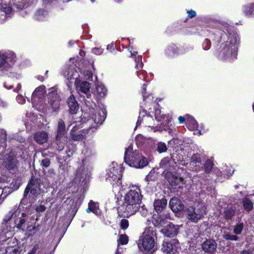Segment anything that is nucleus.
Returning a JSON list of instances; mask_svg holds the SVG:
<instances>
[{
  "instance_id": "f257e3e1",
  "label": "nucleus",
  "mask_w": 254,
  "mask_h": 254,
  "mask_svg": "<svg viewBox=\"0 0 254 254\" xmlns=\"http://www.w3.org/2000/svg\"><path fill=\"white\" fill-rule=\"evenodd\" d=\"M216 27L224 33L220 37L221 40H225L226 37L228 40L222 44L220 49L219 57L226 60L230 59L234 60L237 56V50L239 44V39L237 34L233 31V27L225 21H218Z\"/></svg>"
},
{
  "instance_id": "f03ea898",
  "label": "nucleus",
  "mask_w": 254,
  "mask_h": 254,
  "mask_svg": "<svg viewBox=\"0 0 254 254\" xmlns=\"http://www.w3.org/2000/svg\"><path fill=\"white\" fill-rule=\"evenodd\" d=\"M141 191L137 186L132 187L128 191L124 197V202L119 207V211L125 217L134 214L140 207Z\"/></svg>"
},
{
  "instance_id": "7ed1b4c3",
  "label": "nucleus",
  "mask_w": 254,
  "mask_h": 254,
  "mask_svg": "<svg viewBox=\"0 0 254 254\" xmlns=\"http://www.w3.org/2000/svg\"><path fill=\"white\" fill-rule=\"evenodd\" d=\"M85 158L82 160V164L76 172L75 176L73 180L74 183L79 186H84L86 183V180L89 177V173L92 170L91 161L89 157L92 155L91 149L86 148L82 151Z\"/></svg>"
},
{
  "instance_id": "20e7f679",
  "label": "nucleus",
  "mask_w": 254,
  "mask_h": 254,
  "mask_svg": "<svg viewBox=\"0 0 254 254\" xmlns=\"http://www.w3.org/2000/svg\"><path fill=\"white\" fill-rule=\"evenodd\" d=\"M124 160L128 165L135 168H142L148 164L147 159L140 154L138 150L133 151L131 145L126 149Z\"/></svg>"
},
{
  "instance_id": "39448f33",
  "label": "nucleus",
  "mask_w": 254,
  "mask_h": 254,
  "mask_svg": "<svg viewBox=\"0 0 254 254\" xmlns=\"http://www.w3.org/2000/svg\"><path fill=\"white\" fill-rule=\"evenodd\" d=\"M31 1V0H2L1 3L0 4V11L3 12L5 15L2 16L3 18L0 19V23H2L5 19L10 17L13 14V5L17 9H22L28 5L29 2Z\"/></svg>"
},
{
  "instance_id": "423d86ee",
  "label": "nucleus",
  "mask_w": 254,
  "mask_h": 254,
  "mask_svg": "<svg viewBox=\"0 0 254 254\" xmlns=\"http://www.w3.org/2000/svg\"><path fill=\"white\" fill-rule=\"evenodd\" d=\"M156 237V230L151 227L146 228L139 241V248L141 247L146 251L153 252L155 250V238Z\"/></svg>"
},
{
  "instance_id": "0eeeda50",
  "label": "nucleus",
  "mask_w": 254,
  "mask_h": 254,
  "mask_svg": "<svg viewBox=\"0 0 254 254\" xmlns=\"http://www.w3.org/2000/svg\"><path fill=\"white\" fill-rule=\"evenodd\" d=\"M122 169L117 163L113 162L109 167L105 175L107 181L110 182L114 188L119 187L121 184Z\"/></svg>"
},
{
  "instance_id": "6e6552de",
  "label": "nucleus",
  "mask_w": 254,
  "mask_h": 254,
  "mask_svg": "<svg viewBox=\"0 0 254 254\" xmlns=\"http://www.w3.org/2000/svg\"><path fill=\"white\" fill-rule=\"evenodd\" d=\"M187 213L189 220L196 223L206 214V207L202 203H194L187 209Z\"/></svg>"
},
{
  "instance_id": "1a4fd4ad",
  "label": "nucleus",
  "mask_w": 254,
  "mask_h": 254,
  "mask_svg": "<svg viewBox=\"0 0 254 254\" xmlns=\"http://www.w3.org/2000/svg\"><path fill=\"white\" fill-rule=\"evenodd\" d=\"M15 61V55L13 52L0 53V71L4 72L10 70Z\"/></svg>"
},
{
  "instance_id": "9d476101",
  "label": "nucleus",
  "mask_w": 254,
  "mask_h": 254,
  "mask_svg": "<svg viewBox=\"0 0 254 254\" xmlns=\"http://www.w3.org/2000/svg\"><path fill=\"white\" fill-rule=\"evenodd\" d=\"M90 113L92 114V116L91 119L88 120V122L90 123L94 122L95 125L92 126L88 129H87V133L91 130L92 132L93 131L92 128H96V127H97L98 125H101L104 121L106 118V112L105 109H97L95 110L94 109H90Z\"/></svg>"
},
{
  "instance_id": "9b49d317",
  "label": "nucleus",
  "mask_w": 254,
  "mask_h": 254,
  "mask_svg": "<svg viewBox=\"0 0 254 254\" xmlns=\"http://www.w3.org/2000/svg\"><path fill=\"white\" fill-rule=\"evenodd\" d=\"M40 183V179L32 178L25 190L24 196L26 197L29 192L30 195L31 194L34 196L40 194L41 190Z\"/></svg>"
},
{
  "instance_id": "f8f14e48",
  "label": "nucleus",
  "mask_w": 254,
  "mask_h": 254,
  "mask_svg": "<svg viewBox=\"0 0 254 254\" xmlns=\"http://www.w3.org/2000/svg\"><path fill=\"white\" fill-rule=\"evenodd\" d=\"M179 248L178 241L176 239L171 240L170 242L164 241L162 244L163 252L168 254H175Z\"/></svg>"
},
{
  "instance_id": "ddd939ff",
  "label": "nucleus",
  "mask_w": 254,
  "mask_h": 254,
  "mask_svg": "<svg viewBox=\"0 0 254 254\" xmlns=\"http://www.w3.org/2000/svg\"><path fill=\"white\" fill-rule=\"evenodd\" d=\"M60 99L57 93H50L48 96L47 108L56 111L60 107Z\"/></svg>"
},
{
  "instance_id": "4468645a",
  "label": "nucleus",
  "mask_w": 254,
  "mask_h": 254,
  "mask_svg": "<svg viewBox=\"0 0 254 254\" xmlns=\"http://www.w3.org/2000/svg\"><path fill=\"white\" fill-rule=\"evenodd\" d=\"M7 245L5 249V254H18L19 247L15 239L7 240Z\"/></svg>"
},
{
  "instance_id": "2eb2a0df",
  "label": "nucleus",
  "mask_w": 254,
  "mask_h": 254,
  "mask_svg": "<svg viewBox=\"0 0 254 254\" xmlns=\"http://www.w3.org/2000/svg\"><path fill=\"white\" fill-rule=\"evenodd\" d=\"M201 164V159L200 155L198 153L193 154L190 157V168L194 171H199L200 170V165Z\"/></svg>"
},
{
  "instance_id": "dca6fc26",
  "label": "nucleus",
  "mask_w": 254,
  "mask_h": 254,
  "mask_svg": "<svg viewBox=\"0 0 254 254\" xmlns=\"http://www.w3.org/2000/svg\"><path fill=\"white\" fill-rule=\"evenodd\" d=\"M20 216L14 220L16 227L19 229L23 230L25 224L28 222L30 218V214L28 212H22L20 213Z\"/></svg>"
},
{
  "instance_id": "f3484780",
  "label": "nucleus",
  "mask_w": 254,
  "mask_h": 254,
  "mask_svg": "<svg viewBox=\"0 0 254 254\" xmlns=\"http://www.w3.org/2000/svg\"><path fill=\"white\" fill-rule=\"evenodd\" d=\"M18 162L17 159L13 156H9L6 158L4 162L5 168L11 172H14L17 169Z\"/></svg>"
},
{
  "instance_id": "a211bd4d",
  "label": "nucleus",
  "mask_w": 254,
  "mask_h": 254,
  "mask_svg": "<svg viewBox=\"0 0 254 254\" xmlns=\"http://www.w3.org/2000/svg\"><path fill=\"white\" fill-rule=\"evenodd\" d=\"M64 75L67 80L69 81V83H72V80H74V84L75 81H77L79 77V74L77 71L73 68H69L67 70L64 72Z\"/></svg>"
},
{
  "instance_id": "6ab92c4d",
  "label": "nucleus",
  "mask_w": 254,
  "mask_h": 254,
  "mask_svg": "<svg viewBox=\"0 0 254 254\" xmlns=\"http://www.w3.org/2000/svg\"><path fill=\"white\" fill-rule=\"evenodd\" d=\"M217 247V244L215 241L211 239L206 240L201 245V248L203 251L207 253L214 252Z\"/></svg>"
},
{
  "instance_id": "aec40b11",
  "label": "nucleus",
  "mask_w": 254,
  "mask_h": 254,
  "mask_svg": "<svg viewBox=\"0 0 254 254\" xmlns=\"http://www.w3.org/2000/svg\"><path fill=\"white\" fill-rule=\"evenodd\" d=\"M169 205L171 209L174 212H177L183 209L184 205L181 200L178 198H172L170 202Z\"/></svg>"
},
{
  "instance_id": "412c9836",
  "label": "nucleus",
  "mask_w": 254,
  "mask_h": 254,
  "mask_svg": "<svg viewBox=\"0 0 254 254\" xmlns=\"http://www.w3.org/2000/svg\"><path fill=\"white\" fill-rule=\"evenodd\" d=\"M20 211L19 210V207L16 205L14 206L4 217L3 219V222L7 223L12 217L16 218L19 217L20 216Z\"/></svg>"
},
{
  "instance_id": "4be33fe9",
  "label": "nucleus",
  "mask_w": 254,
  "mask_h": 254,
  "mask_svg": "<svg viewBox=\"0 0 254 254\" xmlns=\"http://www.w3.org/2000/svg\"><path fill=\"white\" fill-rule=\"evenodd\" d=\"M161 232L166 236L171 237L177 234V229L172 224H169L162 229Z\"/></svg>"
},
{
  "instance_id": "5701e85b",
  "label": "nucleus",
  "mask_w": 254,
  "mask_h": 254,
  "mask_svg": "<svg viewBox=\"0 0 254 254\" xmlns=\"http://www.w3.org/2000/svg\"><path fill=\"white\" fill-rule=\"evenodd\" d=\"M75 85L78 92L86 94L90 90V86L89 82L87 81L80 82L79 80L75 81Z\"/></svg>"
},
{
  "instance_id": "b1692460",
  "label": "nucleus",
  "mask_w": 254,
  "mask_h": 254,
  "mask_svg": "<svg viewBox=\"0 0 254 254\" xmlns=\"http://www.w3.org/2000/svg\"><path fill=\"white\" fill-rule=\"evenodd\" d=\"M67 104L71 114H75L78 110V105L74 97L72 95L67 99Z\"/></svg>"
},
{
  "instance_id": "393cba45",
  "label": "nucleus",
  "mask_w": 254,
  "mask_h": 254,
  "mask_svg": "<svg viewBox=\"0 0 254 254\" xmlns=\"http://www.w3.org/2000/svg\"><path fill=\"white\" fill-rule=\"evenodd\" d=\"M34 139L39 144L46 142L48 139V133L45 131H38L34 135Z\"/></svg>"
},
{
  "instance_id": "a878e982",
  "label": "nucleus",
  "mask_w": 254,
  "mask_h": 254,
  "mask_svg": "<svg viewBox=\"0 0 254 254\" xmlns=\"http://www.w3.org/2000/svg\"><path fill=\"white\" fill-rule=\"evenodd\" d=\"M242 10L247 17H254V2L247 3L243 5Z\"/></svg>"
},
{
  "instance_id": "bb28decb",
  "label": "nucleus",
  "mask_w": 254,
  "mask_h": 254,
  "mask_svg": "<svg viewBox=\"0 0 254 254\" xmlns=\"http://www.w3.org/2000/svg\"><path fill=\"white\" fill-rule=\"evenodd\" d=\"M167 176L168 181L172 186L179 185L183 180L182 178L177 176L170 173H168Z\"/></svg>"
},
{
  "instance_id": "cd10ccee",
  "label": "nucleus",
  "mask_w": 254,
  "mask_h": 254,
  "mask_svg": "<svg viewBox=\"0 0 254 254\" xmlns=\"http://www.w3.org/2000/svg\"><path fill=\"white\" fill-rule=\"evenodd\" d=\"M167 200L165 198L155 200L154 202V207L155 210L159 212L162 211L167 205Z\"/></svg>"
},
{
  "instance_id": "c85d7f7f",
  "label": "nucleus",
  "mask_w": 254,
  "mask_h": 254,
  "mask_svg": "<svg viewBox=\"0 0 254 254\" xmlns=\"http://www.w3.org/2000/svg\"><path fill=\"white\" fill-rule=\"evenodd\" d=\"M65 133V126L64 122L62 120L58 121L57 140H60V138Z\"/></svg>"
},
{
  "instance_id": "c756f323",
  "label": "nucleus",
  "mask_w": 254,
  "mask_h": 254,
  "mask_svg": "<svg viewBox=\"0 0 254 254\" xmlns=\"http://www.w3.org/2000/svg\"><path fill=\"white\" fill-rule=\"evenodd\" d=\"M186 123L189 129L193 130L198 127V124L192 117L186 116Z\"/></svg>"
},
{
  "instance_id": "7c9ffc66",
  "label": "nucleus",
  "mask_w": 254,
  "mask_h": 254,
  "mask_svg": "<svg viewBox=\"0 0 254 254\" xmlns=\"http://www.w3.org/2000/svg\"><path fill=\"white\" fill-rule=\"evenodd\" d=\"M155 117L157 121L159 122H163V124L166 125V122L169 121V116L168 115H161V111L160 109H156L155 111Z\"/></svg>"
},
{
  "instance_id": "2f4dec72",
  "label": "nucleus",
  "mask_w": 254,
  "mask_h": 254,
  "mask_svg": "<svg viewBox=\"0 0 254 254\" xmlns=\"http://www.w3.org/2000/svg\"><path fill=\"white\" fill-rule=\"evenodd\" d=\"M174 162L172 159L169 157H166L163 158L160 163V166L166 169V170H171V167L173 166Z\"/></svg>"
},
{
  "instance_id": "473e14b6",
  "label": "nucleus",
  "mask_w": 254,
  "mask_h": 254,
  "mask_svg": "<svg viewBox=\"0 0 254 254\" xmlns=\"http://www.w3.org/2000/svg\"><path fill=\"white\" fill-rule=\"evenodd\" d=\"M242 204L244 209L248 212H250L253 208L254 203L248 197H245L243 198Z\"/></svg>"
},
{
  "instance_id": "72a5a7b5",
  "label": "nucleus",
  "mask_w": 254,
  "mask_h": 254,
  "mask_svg": "<svg viewBox=\"0 0 254 254\" xmlns=\"http://www.w3.org/2000/svg\"><path fill=\"white\" fill-rule=\"evenodd\" d=\"M48 16L47 11L43 9L38 10L35 14L34 18L39 21H42L46 19Z\"/></svg>"
},
{
  "instance_id": "f704fd0d",
  "label": "nucleus",
  "mask_w": 254,
  "mask_h": 254,
  "mask_svg": "<svg viewBox=\"0 0 254 254\" xmlns=\"http://www.w3.org/2000/svg\"><path fill=\"white\" fill-rule=\"evenodd\" d=\"M235 214V210L231 206H227L224 211V217L227 220H231Z\"/></svg>"
},
{
  "instance_id": "c9c22d12",
  "label": "nucleus",
  "mask_w": 254,
  "mask_h": 254,
  "mask_svg": "<svg viewBox=\"0 0 254 254\" xmlns=\"http://www.w3.org/2000/svg\"><path fill=\"white\" fill-rule=\"evenodd\" d=\"M96 93L100 98H103L106 96L107 90L105 86L102 84H98L96 85Z\"/></svg>"
},
{
  "instance_id": "e433bc0d",
  "label": "nucleus",
  "mask_w": 254,
  "mask_h": 254,
  "mask_svg": "<svg viewBox=\"0 0 254 254\" xmlns=\"http://www.w3.org/2000/svg\"><path fill=\"white\" fill-rule=\"evenodd\" d=\"M6 140L7 134L6 131L3 129H0V148H2V151L4 149Z\"/></svg>"
},
{
  "instance_id": "4c0bfd02",
  "label": "nucleus",
  "mask_w": 254,
  "mask_h": 254,
  "mask_svg": "<svg viewBox=\"0 0 254 254\" xmlns=\"http://www.w3.org/2000/svg\"><path fill=\"white\" fill-rule=\"evenodd\" d=\"M178 48L175 45L172 44L168 46L166 50V53L167 55L170 56H174L178 53Z\"/></svg>"
},
{
  "instance_id": "58836bf2",
  "label": "nucleus",
  "mask_w": 254,
  "mask_h": 254,
  "mask_svg": "<svg viewBox=\"0 0 254 254\" xmlns=\"http://www.w3.org/2000/svg\"><path fill=\"white\" fill-rule=\"evenodd\" d=\"M74 129L75 127H74L70 132V135L72 140L74 141H80L83 140L85 137V133L84 132V134H83L82 133H74Z\"/></svg>"
},
{
  "instance_id": "ea45409f",
  "label": "nucleus",
  "mask_w": 254,
  "mask_h": 254,
  "mask_svg": "<svg viewBox=\"0 0 254 254\" xmlns=\"http://www.w3.org/2000/svg\"><path fill=\"white\" fill-rule=\"evenodd\" d=\"M44 92L45 87L44 86H40L36 88L32 93V99H33L35 97H38V98L41 97V96Z\"/></svg>"
},
{
  "instance_id": "a19ab883",
  "label": "nucleus",
  "mask_w": 254,
  "mask_h": 254,
  "mask_svg": "<svg viewBox=\"0 0 254 254\" xmlns=\"http://www.w3.org/2000/svg\"><path fill=\"white\" fill-rule=\"evenodd\" d=\"M130 52L131 53L132 57H134L135 58V68L136 69H139V68H141L142 67V63L141 62L142 58L141 57L138 56L136 57V54H137L136 52H134L133 54L132 53L131 50H130Z\"/></svg>"
},
{
  "instance_id": "79ce46f5",
  "label": "nucleus",
  "mask_w": 254,
  "mask_h": 254,
  "mask_svg": "<svg viewBox=\"0 0 254 254\" xmlns=\"http://www.w3.org/2000/svg\"><path fill=\"white\" fill-rule=\"evenodd\" d=\"M244 228V224L242 222L238 223L234 226L233 232L236 235H240Z\"/></svg>"
},
{
  "instance_id": "37998d69",
  "label": "nucleus",
  "mask_w": 254,
  "mask_h": 254,
  "mask_svg": "<svg viewBox=\"0 0 254 254\" xmlns=\"http://www.w3.org/2000/svg\"><path fill=\"white\" fill-rule=\"evenodd\" d=\"M213 166V163L210 160H207L204 164V171L206 173H209L211 171Z\"/></svg>"
},
{
  "instance_id": "c03bdc74",
  "label": "nucleus",
  "mask_w": 254,
  "mask_h": 254,
  "mask_svg": "<svg viewBox=\"0 0 254 254\" xmlns=\"http://www.w3.org/2000/svg\"><path fill=\"white\" fill-rule=\"evenodd\" d=\"M223 237L226 240H231V241H237L238 240V237L235 235H232L229 233L225 232L223 235Z\"/></svg>"
},
{
  "instance_id": "a18cd8bd",
  "label": "nucleus",
  "mask_w": 254,
  "mask_h": 254,
  "mask_svg": "<svg viewBox=\"0 0 254 254\" xmlns=\"http://www.w3.org/2000/svg\"><path fill=\"white\" fill-rule=\"evenodd\" d=\"M167 147L166 144L162 142H158L157 144V150L160 153L167 151Z\"/></svg>"
},
{
  "instance_id": "49530a36",
  "label": "nucleus",
  "mask_w": 254,
  "mask_h": 254,
  "mask_svg": "<svg viewBox=\"0 0 254 254\" xmlns=\"http://www.w3.org/2000/svg\"><path fill=\"white\" fill-rule=\"evenodd\" d=\"M128 237L125 234L121 235L118 240V244L126 245L128 243Z\"/></svg>"
},
{
  "instance_id": "de8ad7c7",
  "label": "nucleus",
  "mask_w": 254,
  "mask_h": 254,
  "mask_svg": "<svg viewBox=\"0 0 254 254\" xmlns=\"http://www.w3.org/2000/svg\"><path fill=\"white\" fill-rule=\"evenodd\" d=\"M210 46L211 43L210 41L207 39H205L202 44L203 49L204 50H207L210 48Z\"/></svg>"
},
{
  "instance_id": "09e8293b",
  "label": "nucleus",
  "mask_w": 254,
  "mask_h": 254,
  "mask_svg": "<svg viewBox=\"0 0 254 254\" xmlns=\"http://www.w3.org/2000/svg\"><path fill=\"white\" fill-rule=\"evenodd\" d=\"M120 226L122 229H126L128 226V221L125 219H123L120 222Z\"/></svg>"
},
{
  "instance_id": "8fccbe9b",
  "label": "nucleus",
  "mask_w": 254,
  "mask_h": 254,
  "mask_svg": "<svg viewBox=\"0 0 254 254\" xmlns=\"http://www.w3.org/2000/svg\"><path fill=\"white\" fill-rule=\"evenodd\" d=\"M225 169L226 175L228 178L231 176L234 172V170H232V167L231 166H226Z\"/></svg>"
},
{
  "instance_id": "3c124183",
  "label": "nucleus",
  "mask_w": 254,
  "mask_h": 254,
  "mask_svg": "<svg viewBox=\"0 0 254 254\" xmlns=\"http://www.w3.org/2000/svg\"><path fill=\"white\" fill-rule=\"evenodd\" d=\"M88 204H92V206H91V210H92V212L93 213H96L98 212V208H97V204H96L93 201L91 200L89 202Z\"/></svg>"
},
{
  "instance_id": "603ef678",
  "label": "nucleus",
  "mask_w": 254,
  "mask_h": 254,
  "mask_svg": "<svg viewBox=\"0 0 254 254\" xmlns=\"http://www.w3.org/2000/svg\"><path fill=\"white\" fill-rule=\"evenodd\" d=\"M92 51L93 53L97 55H101L103 52V50L100 48H93Z\"/></svg>"
},
{
  "instance_id": "864d4df0",
  "label": "nucleus",
  "mask_w": 254,
  "mask_h": 254,
  "mask_svg": "<svg viewBox=\"0 0 254 254\" xmlns=\"http://www.w3.org/2000/svg\"><path fill=\"white\" fill-rule=\"evenodd\" d=\"M46 207L43 205H38L35 208L36 211L38 212H43L46 210Z\"/></svg>"
},
{
  "instance_id": "5fc2aeb1",
  "label": "nucleus",
  "mask_w": 254,
  "mask_h": 254,
  "mask_svg": "<svg viewBox=\"0 0 254 254\" xmlns=\"http://www.w3.org/2000/svg\"><path fill=\"white\" fill-rule=\"evenodd\" d=\"M141 92H142V96L143 98V100L145 101L148 98V96L145 95L146 94V84H145L143 85V86L142 87Z\"/></svg>"
},
{
  "instance_id": "6e6d98bb",
  "label": "nucleus",
  "mask_w": 254,
  "mask_h": 254,
  "mask_svg": "<svg viewBox=\"0 0 254 254\" xmlns=\"http://www.w3.org/2000/svg\"><path fill=\"white\" fill-rule=\"evenodd\" d=\"M16 100L19 104H22L25 103V99L23 96L19 95L17 96Z\"/></svg>"
},
{
  "instance_id": "4d7b16f0",
  "label": "nucleus",
  "mask_w": 254,
  "mask_h": 254,
  "mask_svg": "<svg viewBox=\"0 0 254 254\" xmlns=\"http://www.w3.org/2000/svg\"><path fill=\"white\" fill-rule=\"evenodd\" d=\"M141 120H142L143 122L147 121L150 122L153 121V120L152 118L149 115L143 116V118Z\"/></svg>"
},
{
  "instance_id": "13d9d810",
  "label": "nucleus",
  "mask_w": 254,
  "mask_h": 254,
  "mask_svg": "<svg viewBox=\"0 0 254 254\" xmlns=\"http://www.w3.org/2000/svg\"><path fill=\"white\" fill-rule=\"evenodd\" d=\"M42 165L45 167H48L50 164V161L48 159H43L41 162Z\"/></svg>"
},
{
  "instance_id": "bf43d9fd",
  "label": "nucleus",
  "mask_w": 254,
  "mask_h": 254,
  "mask_svg": "<svg viewBox=\"0 0 254 254\" xmlns=\"http://www.w3.org/2000/svg\"><path fill=\"white\" fill-rule=\"evenodd\" d=\"M142 139H143L142 135H137L135 138L136 143L137 144H141L142 143H143V141L142 140Z\"/></svg>"
},
{
  "instance_id": "052dcab7",
  "label": "nucleus",
  "mask_w": 254,
  "mask_h": 254,
  "mask_svg": "<svg viewBox=\"0 0 254 254\" xmlns=\"http://www.w3.org/2000/svg\"><path fill=\"white\" fill-rule=\"evenodd\" d=\"M187 12L188 13V16L190 18L195 17L196 15V13L194 10H190L188 11Z\"/></svg>"
},
{
  "instance_id": "680f3d73",
  "label": "nucleus",
  "mask_w": 254,
  "mask_h": 254,
  "mask_svg": "<svg viewBox=\"0 0 254 254\" xmlns=\"http://www.w3.org/2000/svg\"><path fill=\"white\" fill-rule=\"evenodd\" d=\"M39 248V246L38 244H36L34 246L32 249L30 251L32 254H35L37 250Z\"/></svg>"
},
{
  "instance_id": "e2e57ef3",
  "label": "nucleus",
  "mask_w": 254,
  "mask_h": 254,
  "mask_svg": "<svg viewBox=\"0 0 254 254\" xmlns=\"http://www.w3.org/2000/svg\"><path fill=\"white\" fill-rule=\"evenodd\" d=\"M138 73V76L141 79L142 78L145 80V75L146 74V72L145 71H141L140 72Z\"/></svg>"
},
{
  "instance_id": "0e129e2a",
  "label": "nucleus",
  "mask_w": 254,
  "mask_h": 254,
  "mask_svg": "<svg viewBox=\"0 0 254 254\" xmlns=\"http://www.w3.org/2000/svg\"><path fill=\"white\" fill-rule=\"evenodd\" d=\"M180 124L183 123L185 121H186V118L184 117L180 116L178 118Z\"/></svg>"
},
{
  "instance_id": "69168bd1",
  "label": "nucleus",
  "mask_w": 254,
  "mask_h": 254,
  "mask_svg": "<svg viewBox=\"0 0 254 254\" xmlns=\"http://www.w3.org/2000/svg\"><path fill=\"white\" fill-rule=\"evenodd\" d=\"M4 86L5 88H7L8 89H11L13 85H9V84H8V83L7 82H5L4 83Z\"/></svg>"
},
{
  "instance_id": "338daca9",
  "label": "nucleus",
  "mask_w": 254,
  "mask_h": 254,
  "mask_svg": "<svg viewBox=\"0 0 254 254\" xmlns=\"http://www.w3.org/2000/svg\"><path fill=\"white\" fill-rule=\"evenodd\" d=\"M6 105L7 104L5 102L0 99V106L4 107H5Z\"/></svg>"
},
{
  "instance_id": "774afa93",
  "label": "nucleus",
  "mask_w": 254,
  "mask_h": 254,
  "mask_svg": "<svg viewBox=\"0 0 254 254\" xmlns=\"http://www.w3.org/2000/svg\"><path fill=\"white\" fill-rule=\"evenodd\" d=\"M141 121H142V120L141 119V116L140 115L138 117V120L136 122V126H135V127H137V126H138L141 124Z\"/></svg>"
}]
</instances>
